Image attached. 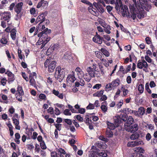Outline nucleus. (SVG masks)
Wrapping results in <instances>:
<instances>
[{"instance_id":"6e6552de","label":"nucleus","mask_w":157,"mask_h":157,"mask_svg":"<svg viewBox=\"0 0 157 157\" xmlns=\"http://www.w3.org/2000/svg\"><path fill=\"white\" fill-rule=\"evenodd\" d=\"M11 17V13L10 12L6 11L3 12V16L1 18L2 20H3V21L6 22L8 23L10 21V19Z\"/></svg>"},{"instance_id":"423d86ee","label":"nucleus","mask_w":157,"mask_h":157,"mask_svg":"<svg viewBox=\"0 0 157 157\" xmlns=\"http://www.w3.org/2000/svg\"><path fill=\"white\" fill-rule=\"evenodd\" d=\"M128 116L126 115H123L121 117L119 116H118L116 119H115V123L117 126L121 125V121H125L127 119Z\"/></svg>"},{"instance_id":"338daca9","label":"nucleus","mask_w":157,"mask_h":157,"mask_svg":"<svg viewBox=\"0 0 157 157\" xmlns=\"http://www.w3.org/2000/svg\"><path fill=\"white\" fill-rule=\"evenodd\" d=\"M7 80L6 78H2L1 81V84L3 86H4L6 83Z\"/></svg>"},{"instance_id":"3c124183","label":"nucleus","mask_w":157,"mask_h":157,"mask_svg":"<svg viewBox=\"0 0 157 157\" xmlns=\"http://www.w3.org/2000/svg\"><path fill=\"white\" fill-rule=\"evenodd\" d=\"M81 2L86 4L90 6V7H93L92 4L89 1L87 0H81Z\"/></svg>"},{"instance_id":"49530a36","label":"nucleus","mask_w":157,"mask_h":157,"mask_svg":"<svg viewBox=\"0 0 157 157\" xmlns=\"http://www.w3.org/2000/svg\"><path fill=\"white\" fill-rule=\"evenodd\" d=\"M79 78H81L85 75L83 71H82L77 73Z\"/></svg>"},{"instance_id":"9d476101","label":"nucleus","mask_w":157,"mask_h":157,"mask_svg":"<svg viewBox=\"0 0 157 157\" xmlns=\"http://www.w3.org/2000/svg\"><path fill=\"white\" fill-rule=\"evenodd\" d=\"M93 40L95 43L100 44H102V41L105 43V41L103 40V38L101 37L98 34L94 37Z\"/></svg>"},{"instance_id":"aec40b11","label":"nucleus","mask_w":157,"mask_h":157,"mask_svg":"<svg viewBox=\"0 0 157 157\" xmlns=\"http://www.w3.org/2000/svg\"><path fill=\"white\" fill-rule=\"evenodd\" d=\"M45 18L44 14H41L37 17L36 22L38 23L40 21V22H43L45 21Z\"/></svg>"},{"instance_id":"864d4df0","label":"nucleus","mask_w":157,"mask_h":157,"mask_svg":"<svg viewBox=\"0 0 157 157\" xmlns=\"http://www.w3.org/2000/svg\"><path fill=\"white\" fill-rule=\"evenodd\" d=\"M40 146L41 148L43 149H45L46 148V146L44 141L40 142Z\"/></svg>"},{"instance_id":"f704fd0d","label":"nucleus","mask_w":157,"mask_h":157,"mask_svg":"<svg viewBox=\"0 0 157 157\" xmlns=\"http://www.w3.org/2000/svg\"><path fill=\"white\" fill-rule=\"evenodd\" d=\"M88 10L92 14L95 16L97 14V13H98L97 12H96L95 11L96 10V9L93 7H92V8H90L89 7Z\"/></svg>"},{"instance_id":"f03ea898","label":"nucleus","mask_w":157,"mask_h":157,"mask_svg":"<svg viewBox=\"0 0 157 157\" xmlns=\"http://www.w3.org/2000/svg\"><path fill=\"white\" fill-rule=\"evenodd\" d=\"M51 32V30L46 28L37 35L40 38L39 40L44 42V44H46L50 40L51 38L48 34L50 33Z\"/></svg>"},{"instance_id":"f257e3e1","label":"nucleus","mask_w":157,"mask_h":157,"mask_svg":"<svg viewBox=\"0 0 157 157\" xmlns=\"http://www.w3.org/2000/svg\"><path fill=\"white\" fill-rule=\"evenodd\" d=\"M134 4V5L130 6L131 12H128V17L132 18L134 20L136 19V16L139 19L144 18L146 15L145 12L144 11H139L140 9L137 6L136 2Z\"/></svg>"},{"instance_id":"473e14b6","label":"nucleus","mask_w":157,"mask_h":157,"mask_svg":"<svg viewBox=\"0 0 157 157\" xmlns=\"http://www.w3.org/2000/svg\"><path fill=\"white\" fill-rule=\"evenodd\" d=\"M139 137V135L137 132L132 134L130 136V138L131 140H134L138 139Z\"/></svg>"},{"instance_id":"774afa93","label":"nucleus","mask_w":157,"mask_h":157,"mask_svg":"<svg viewBox=\"0 0 157 157\" xmlns=\"http://www.w3.org/2000/svg\"><path fill=\"white\" fill-rule=\"evenodd\" d=\"M107 98L105 95H102L100 98V100L101 101H105L107 99Z\"/></svg>"},{"instance_id":"7c9ffc66","label":"nucleus","mask_w":157,"mask_h":157,"mask_svg":"<svg viewBox=\"0 0 157 157\" xmlns=\"http://www.w3.org/2000/svg\"><path fill=\"white\" fill-rule=\"evenodd\" d=\"M106 134L107 136L109 138L112 137L113 136V132L110 129H107Z\"/></svg>"},{"instance_id":"a18cd8bd","label":"nucleus","mask_w":157,"mask_h":157,"mask_svg":"<svg viewBox=\"0 0 157 157\" xmlns=\"http://www.w3.org/2000/svg\"><path fill=\"white\" fill-rule=\"evenodd\" d=\"M63 113L66 116H70L71 115V113L70 112V110L68 109H66L64 110Z\"/></svg>"},{"instance_id":"393cba45","label":"nucleus","mask_w":157,"mask_h":157,"mask_svg":"<svg viewBox=\"0 0 157 157\" xmlns=\"http://www.w3.org/2000/svg\"><path fill=\"white\" fill-rule=\"evenodd\" d=\"M71 53L69 51L67 52L64 55L63 58L66 59H70L71 58Z\"/></svg>"},{"instance_id":"6ab92c4d","label":"nucleus","mask_w":157,"mask_h":157,"mask_svg":"<svg viewBox=\"0 0 157 157\" xmlns=\"http://www.w3.org/2000/svg\"><path fill=\"white\" fill-rule=\"evenodd\" d=\"M12 120L13 121V124L15 125V129L17 130H20V126L19 125V121L14 117H12Z\"/></svg>"},{"instance_id":"39448f33","label":"nucleus","mask_w":157,"mask_h":157,"mask_svg":"<svg viewBox=\"0 0 157 157\" xmlns=\"http://www.w3.org/2000/svg\"><path fill=\"white\" fill-rule=\"evenodd\" d=\"M140 3L137 5V6L140 9H144L146 11H148L151 8V5L149 4L148 2V1H147V2H145L144 0H139Z\"/></svg>"},{"instance_id":"5fc2aeb1","label":"nucleus","mask_w":157,"mask_h":157,"mask_svg":"<svg viewBox=\"0 0 157 157\" xmlns=\"http://www.w3.org/2000/svg\"><path fill=\"white\" fill-rule=\"evenodd\" d=\"M56 105L57 107L61 108L63 110L65 109V106L63 104H60L59 103H56Z\"/></svg>"},{"instance_id":"de8ad7c7","label":"nucleus","mask_w":157,"mask_h":157,"mask_svg":"<svg viewBox=\"0 0 157 157\" xmlns=\"http://www.w3.org/2000/svg\"><path fill=\"white\" fill-rule=\"evenodd\" d=\"M65 122L69 125H71L72 123V121L71 120L68 119H64Z\"/></svg>"},{"instance_id":"79ce46f5","label":"nucleus","mask_w":157,"mask_h":157,"mask_svg":"<svg viewBox=\"0 0 157 157\" xmlns=\"http://www.w3.org/2000/svg\"><path fill=\"white\" fill-rule=\"evenodd\" d=\"M23 95L19 94H16V98L17 100L20 102H22V96Z\"/></svg>"},{"instance_id":"1a4fd4ad","label":"nucleus","mask_w":157,"mask_h":157,"mask_svg":"<svg viewBox=\"0 0 157 157\" xmlns=\"http://www.w3.org/2000/svg\"><path fill=\"white\" fill-rule=\"evenodd\" d=\"M125 126L128 127L127 129H126V130L131 132H135L137 131L138 129V126L137 124H135L132 125H125Z\"/></svg>"},{"instance_id":"4468645a","label":"nucleus","mask_w":157,"mask_h":157,"mask_svg":"<svg viewBox=\"0 0 157 157\" xmlns=\"http://www.w3.org/2000/svg\"><path fill=\"white\" fill-rule=\"evenodd\" d=\"M75 80L76 78L75 76L74 72L69 75L67 78V81L68 82L73 83Z\"/></svg>"},{"instance_id":"ddd939ff","label":"nucleus","mask_w":157,"mask_h":157,"mask_svg":"<svg viewBox=\"0 0 157 157\" xmlns=\"http://www.w3.org/2000/svg\"><path fill=\"white\" fill-rule=\"evenodd\" d=\"M115 7L116 10H117L120 11V9L123 6L121 1V0H116L115 3Z\"/></svg>"},{"instance_id":"58836bf2","label":"nucleus","mask_w":157,"mask_h":157,"mask_svg":"<svg viewBox=\"0 0 157 157\" xmlns=\"http://www.w3.org/2000/svg\"><path fill=\"white\" fill-rule=\"evenodd\" d=\"M83 77L85 81L88 82H90L91 79V77L88 74H86Z\"/></svg>"},{"instance_id":"bf43d9fd","label":"nucleus","mask_w":157,"mask_h":157,"mask_svg":"<svg viewBox=\"0 0 157 157\" xmlns=\"http://www.w3.org/2000/svg\"><path fill=\"white\" fill-rule=\"evenodd\" d=\"M76 118L79 121L82 122L83 121V118L80 115H77L75 116Z\"/></svg>"},{"instance_id":"bb28decb","label":"nucleus","mask_w":157,"mask_h":157,"mask_svg":"<svg viewBox=\"0 0 157 157\" xmlns=\"http://www.w3.org/2000/svg\"><path fill=\"white\" fill-rule=\"evenodd\" d=\"M16 94L21 95H24V94L22 87L20 86L19 85L17 87Z\"/></svg>"},{"instance_id":"f3484780","label":"nucleus","mask_w":157,"mask_h":157,"mask_svg":"<svg viewBox=\"0 0 157 157\" xmlns=\"http://www.w3.org/2000/svg\"><path fill=\"white\" fill-rule=\"evenodd\" d=\"M52 92L53 94L57 96L59 98L61 99H63V94L62 93H59L58 91L54 89L52 90Z\"/></svg>"},{"instance_id":"603ef678","label":"nucleus","mask_w":157,"mask_h":157,"mask_svg":"<svg viewBox=\"0 0 157 157\" xmlns=\"http://www.w3.org/2000/svg\"><path fill=\"white\" fill-rule=\"evenodd\" d=\"M145 2H147V1H150L154 3V5L157 7V0H144Z\"/></svg>"},{"instance_id":"5701e85b","label":"nucleus","mask_w":157,"mask_h":157,"mask_svg":"<svg viewBox=\"0 0 157 157\" xmlns=\"http://www.w3.org/2000/svg\"><path fill=\"white\" fill-rule=\"evenodd\" d=\"M115 120V119L114 120ZM115 122V121H114ZM107 125L108 126V129H110V130H114L116 127H117L118 126H117L115 124H113V123H112L109 121L107 122ZM114 124L115 123L114 122Z\"/></svg>"},{"instance_id":"2eb2a0df","label":"nucleus","mask_w":157,"mask_h":157,"mask_svg":"<svg viewBox=\"0 0 157 157\" xmlns=\"http://www.w3.org/2000/svg\"><path fill=\"white\" fill-rule=\"evenodd\" d=\"M120 10L121 11L123 17L128 16V12H131V11H128V7L126 5L123 6L122 8H121Z\"/></svg>"},{"instance_id":"c756f323","label":"nucleus","mask_w":157,"mask_h":157,"mask_svg":"<svg viewBox=\"0 0 157 157\" xmlns=\"http://www.w3.org/2000/svg\"><path fill=\"white\" fill-rule=\"evenodd\" d=\"M104 104H107V101H105L102 103V105L101 106V108L104 113H105L107 110V108L106 106L103 105Z\"/></svg>"},{"instance_id":"20e7f679","label":"nucleus","mask_w":157,"mask_h":157,"mask_svg":"<svg viewBox=\"0 0 157 157\" xmlns=\"http://www.w3.org/2000/svg\"><path fill=\"white\" fill-rule=\"evenodd\" d=\"M48 59H47L44 63V65L45 67H48V70L50 72H52L55 69L56 62L55 61H51Z\"/></svg>"},{"instance_id":"dca6fc26","label":"nucleus","mask_w":157,"mask_h":157,"mask_svg":"<svg viewBox=\"0 0 157 157\" xmlns=\"http://www.w3.org/2000/svg\"><path fill=\"white\" fill-rule=\"evenodd\" d=\"M48 5V2L47 1L41 0L40 2H39L36 7L37 8H39L41 6L45 7H47Z\"/></svg>"},{"instance_id":"8fccbe9b","label":"nucleus","mask_w":157,"mask_h":157,"mask_svg":"<svg viewBox=\"0 0 157 157\" xmlns=\"http://www.w3.org/2000/svg\"><path fill=\"white\" fill-rule=\"evenodd\" d=\"M43 22H40V23L38 25L36 30H37L36 32H38V31H41V28L42 27V23Z\"/></svg>"},{"instance_id":"4be33fe9","label":"nucleus","mask_w":157,"mask_h":157,"mask_svg":"<svg viewBox=\"0 0 157 157\" xmlns=\"http://www.w3.org/2000/svg\"><path fill=\"white\" fill-rule=\"evenodd\" d=\"M133 122L134 119L131 116H129L128 118H127L126 123L124 124L125 127L126 126H125V125H131L133 123Z\"/></svg>"},{"instance_id":"09e8293b","label":"nucleus","mask_w":157,"mask_h":157,"mask_svg":"<svg viewBox=\"0 0 157 157\" xmlns=\"http://www.w3.org/2000/svg\"><path fill=\"white\" fill-rule=\"evenodd\" d=\"M68 108L70 109V110L71 112L73 113H77V111L75 110L74 108H73V107L70 104H68L67 105Z\"/></svg>"},{"instance_id":"2f4dec72","label":"nucleus","mask_w":157,"mask_h":157,"mask_svg":"<svg viewBox=\"0 0 157 157\" xmlns=\"http://www.w3.org/2000/svg\"><path fill=\"white\" fill-rule=\"evenodd\" d=\"M96 68L95 67V68L94 69V70H92V71H91V72L88 73L89 74H89V75L91 77H95V75L97 77H99V75H96L95 72V71H96Z\"/></svg>"},{"instance_id":"7ed1b4c3","label":"nucleus","mask_w":157,"mask_h":157,"mask_svg":"<svg viewBox=\"0 0 157 157\" xmlns=\"http://www.w3.org/2000/svg\"><path fill=\"white\" fill-rule=\"evenodd\" d=\"M65 72L63 69H61L58 67L56 68L55 77L58 81L61 82L63 80L65 76Z\"/></svg>"},{"instance_id":"a211bd4d","label":"nucleus","mask_w":157,"mask_h":157,"mask_svg":"<svg viewBox=\"0 0 157 157\" xmlns=\"http://www.w3.org/2000/svg\"><path fill=\"white\" fill-rule=\"evenodd\" d=\"M120 80L119 78L114 80L111 82V85L113 87V89L117 87L120 84Z\"/></svg>"},{"instance_id":"cd10ccee","label":"nucleus","mask_w":157,"mask_h":157,"mask_svg":"<svg viewBox=\"0 0 157 157\" xmlns=\"http://www.w3.org/2000/svg\"><path fill=\"white\" fill-rule=\"evenodd\" d=\"M104 92V90H101L100 91H97L93 94V96L100 97L103 94Z\"/></svg>"},{"instance_id":"a878e982","label":"nucleus","mask_w":157,"mask_h":157,"mask_svg":"<svg viewBox=\"0 0 157 157\" xmlns=\"http://www.w3.org/2000/svg\"><path fill=\"white\" fill-rule=\"evenodd\" d=\"M16 30L14 29H12L10 31V35L11 37L13 40H15L16 39Z\"/></svg>"},{"instance_id":"0eeeda50","label":"nucleus","mask_w":157,"mask_h":157,"mask_svg":"<svg viewBox=\"0 0 157 157\" xmlns=\"http://www.w3.org/2000/svg\"><path fill=\"white\" fill-rule=\"evenodd\" d=\"M148 66L147 62L144 59L138 61L137 67L138 68L142 69L143 68H147Z\"/></svg>"},{"instance_id":"412c9836","label":"nucleus","mask_w":157,"mask_h":157,"mask_svg":"<svg viewBox=\"0 0 157 157\" xmlns=\"http://www.w3.org/2000/svg\"><path fill=\"white\" fill-rule=\"evenodd\" d=\"M95 54L96 56L101 61L103 62H105L106 61L105 59H104L102 58V57H104V56L102 55L101 52L98 51H96L95 52Z\"/></svg>"},{"instance_id":"c85d7f7f","label":"nucleus","mask_w":157,"mask_h":157,"mask_svg":"<svg viewBox=\"0 0 157 157\" xmlns=\"http://www.w3.org/2000/svg\"><path fill=\"white\" fill-rule=\"evenodd\" d=\"M134 151L137 153H139L141 154V153H144V150L141 147H136L134 149Z\"/></svg>"},{"instance_id":"ea45409f","label":"nucleus","mask_w":157,"mask_h":157,"mask_svg":"<svg viewBox=\"0 0 157 157\" xmlns=\"http://www.w3.org/2000/svg\"><path fill=\"white\" fill-rule=\"evenodd\" d=\"M138 89L139 92L140 93H142L144 90V86L142 84H140L139 85L138 87Z\"/></svg>"},{"instance_id":"c03bdc74","label":"nucleus","mask_w":157,"mask_h":157,"mask_svg":"<svg viewBox=\"0 0 157 157\" xmlns=\"http://www.w3.org/2000/svg\"><path fill=\"white\" fill-rule=\"evenodd\" d=\"M57 151L59 154H63L65 155L66 153L64 150L62 148H59L57 149Z\"/></svg>"},{"instance_id":"680f3d73","label":"nucleus","mask_w":157,"mask_h":157,"mask_svg":"<svg viewBox=\"0 0 157 157\" xmlns=\"http://www.w3.org/2000/svg\"><path fill=\"white\" fill-rule=\"evenodd\" d=\"M21 75L23 78L27 81H28L29 80V78L26 75L25 73L22 72L21 73Z\"/></svg>"},{"instance_id":"e2e57ef3","label":"nucleus","mask_w":157,"mask_h":157,"mask_svg":"<svg viewBox=\"0 0 157 157\" xmlns=\"http://www.w3.org/2000/svg\"><path fill=\"white\" fill-rule=\"evenodd\" d=\"M1 42L3 44H7V40L5 38H2L1 40Z\"/></svg>"},{"instance_id":"c9c22d12","label":"nucleus","mask_w":157,"mask_h":157,"mask_svg":"<svg viewBox=\"0 0 157 157\" xmlns=\"http://www.w3.org/2000/svg\"><path fill=\"white\" fill-rule=\"evenodd\" d=\"M29 82L30 85L33 86H35L36 84L35 80L33 77H29Z\"/></svg>"},{"instance_id":"6e6d98bb","label":"nucleus","mask_w":157,"mask_h":157,"mask_svg":"<svg viewBox=\"0 0 157 157\" xmlns=\"http://www.w3.org/2000/svg\"><path fill=\"white\" fill-rule=\"evenodd\" d=\"M105 88L107 89L108 91L111 90L112 88L113 89V87L111 85V83L106 85Z\"/></svg>"},{"instance_id":"f8f14e48","label":"nucleus","mask_w":157,"mask_h":157,"mask_svg":"<svg viewBox=\"0 0 157 157\" xmlns=\"http://www.w3.org/2000/svg\"><path fill=\"white\" fill-rule=\"evenodd\" d=\"M142 142L141 140H136L134 141L128 142L127 144L128 147H133L139 144H141Z\"/></svg>"},{"instance_id":"72a5a7b5","label":"nucleus","mask_w":157,"mask_h":157,"mask_svg":"<svg viewBox=\"0 0 157 157\" xmlns=\"http://www.w3.org/2000/svg\"><path fill=\"white\" fill-rule=\"evenodd\" d=\"M101 51L106 56L108 57L109 56V52L105 49L102 48L101 49Z\"/></svg>"},{"instance_id":"13d9d810","label":"nucleus","mask_w":157,"mask_h":157,"mask_svg":"<svg viewBox=\"0 0 157 157\" xmlns=\"http://www.w3.org/2000/svg\"><path fill=\"white\" fill-rule=\"evenodd\" d=\"M123 104V100H121L116 105V106L117 108L118 109L120 108V107L122 106Z\"/></svg>"},{"instance_id":"0e129e2a","label":"nucleus","mask_w":157,"mask_h":157,"mask_svg":"<svg viewBox=\"0 0 157 157\" xmlns=\"http://www.w3.org/2000/svg\"><path fill=\"white\" fill-rule=\"evenodd\" d=\"M48 113L51 114H53L54 113V109L52 107H50L47 110Z\"/></svg>"},{"instance_id":"4d7b16f0","label":"nucleus","mask_w":157,"mask_h":157,"mask_svg":"<svg viewBox=\"0 0 157 157\" xmlns=\"http://www.w3.org/2000/svg\"><path fill=\"white\" fill-rule=\"evenodd\" d=\"M94 108V104L91 103H89V105L87 106V109H93Z\"/></svg>"},{"instance_id":"9b49d317","label":"nucleus","mask_w":157,"mask_h":157,"mask_svg":"<svg viewBox=\"0 0 157 157\" xmlns=\"http://www.w3.org/2000/svg\"><path fill=\"white\" fill-rule=\"evenodd\" d=\"M23 3L22 2L18 3L15 6L14 9V11L17 13V14H19L21 12Z\"/></svg>"},{"instance_id":"69168bd1","label":"nucleus","mask_w":157,"mask_h":157,"mask_svg":"<svg viewBox=\"0 0 157 157\" xmlns=\"http://www.w3.org/2000/svg\"><path fill=\"white\" fill-rule=\"evenodd\" d=\"M55 126L57 129L59 131H60L61 129V124H55Z\"/></svg>"},{"instance_id":"4c0bfd02","label":"nucleus","mask_w":157,"mask_h":157,"mask_svg":"<svg viewBox=\"0 0 157 157\" xmlns=\"http://www.w3.org/2000/svg\"><path fill=\"white\" fill-rule=\"evenodd\" d=\"M98 155L103 157H106L107 156V154L104 151H101L99 149Z\"/></svg>"},{"instance_id":"b1692460","label":"nucleus","mask_w":157,"mask_h":157,"mask_svg":"<svg viewBox=\"0 0 157 157\" xmlns=\"http://www.w3.org/2000/svg\"><path fill=\"white\" fill-rule=\"evenodd\" d=\"M138 113L139 117H140L144 115L145 113V109L144 108L141 107L139 108L138 110L137 111Z\"/></svg>"},{"instance_id":"a19ab883","label":"nucleus","mask_w":157,"mask_h":157,"mask_svg":"<svg viewBox=\"0 0 157 157\" xmlns=\"http://www.w3.org/2000/svg\"><path fill=\"white\" fill-rule=\"evenodd\" d=\"M99 151V149L96 148L94 149V150L92 151H91V153L92 154L93 157H95V156H97V155H98V153Z\"/></svg>"},{"instance_id":"e433bc0d","label":"nucleus","mask_w":157,"mask_h":157,"mask_svg":"<svg viewBox=\"0 0 157 157\" xmlns=\"http://www.w3.org/2000/svg\"><path fill=\"white\" fill-rule=\"evenodd\" d=\"M59 48L58 44H55L53 45H51L50 46V48L52 51H56L58 50Z\"/></svg>"},{"instance_id":"052dcab7","label":"nucleus","mask_w":157,"mask_h":157,"mask_svg":"<svg viewBox=\"0 0 157 157\" xmlns=\"http://www.w3.org/2000/svg\"><path fill=\"white\" fill-rule=\"evenodd\" d=\"M133 157H144L142 154L137 153H134L132 155Z\"/></svg>"},{"instance_id":"37998d69","label":"nucleus","mask_w":157,"mask_h":157,"mask_svg":"<svg viewBox=\"0 0 157 157\" xmlns=\"http://www.w3.org/2000/svg\"><path fill=\"white\" fill-rule=\"evenodd\" d=\"M30 13L33 15L34 16H36V10L35 8H32L30 9Z\"/></svg>"}]
</instances>
